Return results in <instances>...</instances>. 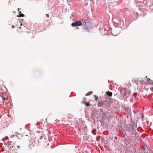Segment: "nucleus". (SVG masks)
I'll use <instances>...</instances> for the list:
<instances>
[{
  "label": "nucleus",
  "mask_w": 153,
  "mask_h": 153,
  "mask_svg": "<svg viewBox=\"0 0 153 153\" xmlns=\"http://www.w3.org/2000/svg\"><path fill=\"white\" fill-rule=\"evenodd\" d=\"M71 25L73 27L79 26L82 25L83 29L89 32L90 30L93 28V25L91 24V20L88 19H81L79 20L73 22Z\"/></svg>",
  "instance_id": "f257e3e1"
},
{
  "label": "nucleus",
  "mask_w": 153,
  "mask_h": 153,
  "mask_svg": "<svg viewBox=\"0 0 153 153\" xmlns=\"http://www.w3.org/2000/svg\"><path fill=\"white\" fill-rule=\"evenodd\" d=\"M98 106L99 107H101L104 108V111L102 112V113H100V114H102V118H105V117L106 114V112L107 111V110H105L107 108L108 105L105 104V103L104 102L102 101V100H99L98 102Z\"/></svg>",
  "instance_id": "f03ea898"
},
{
  "label": "nucleus",
  "mask_w": 153,
  "mask_h": 153,
  "mask_svg": "<svg viewBox=\"0 0 153 153\" xmlns=\"http://www.w3.org/2000/svg\"><path fill=\"white\" fill-rule=\"evenodd\" d=\"M131 92L129 91H128L127 89H126L123 94L122 93L121 96L123 97H125V98H126L129 95H131Z\"/></svg>",
  "instance_id": "7ed1b4c3"
},
{
  "label": "nucleus",
  "mask_w": 153,
  "mask_h": 153,
  "mask_svg": "<svg viewBox=\"0 0 153 153\" xmlns=\"http://www.w3.org/2000/svg\"><path fill=\"white\" fill-rule=\"evenodd\" d=\"M142 148L144 153H148L147 150L148 148L147 145H144L142 147Z\"/></svg>",
  "instance_id": "20e7f679"
},
{
  "label": "nucleus",
  "mask_w": 153,
  "mask_h": 153,
  "mask_svg": "<svg viewBox=\"0 0 153 153\" xmlns=\"http://www.w3.org/2000/svg\"><path fill=\"white\" fill-rule=\"evenodd\" d=\"M92 112L93 113V114L95 115V116L98 115L99 111L97 110L96 109L93 108L92 109Z\"/></svg>",
  "instance_id": "39448f33"
},
{
  "label": "nucleus",
  "mask_w": 153,
  "mask_h": 153,
  "mask_svg": "<svg viewBox=\"0 0 153 153\" xmlns=\"http://www.w3.org/2000/svg\"><path fill=\"white\" fill-rule=\"evenodd\" d=\"M33 140L32 141H30V144L29 145V147H30V149H31L32 148L34 147L35 146V144L33 143Z\"/></svg>",
  "instance_id": "423d86ee"
},
{
  "label": "nucleus",
  "mask_w": 153,
  "mask_h": 153,
  "mask_svg": "<svg viewBox=\"0 0 153 153\" xmlns=\"http://www.w3.org/2000/svg\"><path fill=\"white\" fill-rule=\"evenodd\" d=\"M20 10H21V9H20L19 8H18V10L19 11V16H19V17H23L25 15L24 14H23L22 13L21 11H19Z\"/></svg>",
  "instance_id": "0eeeda50"
},
{
  "label": "nucleus",
  "mask_w": 153,
  "mask_h": 153,
  "mask_svg": "<svg viewBox=\"0 0 153 153\" xmlns=\"http://www.w3.org/2000/svg\"><path fill=\"white\" fill-rule=\"evenodd\" d=\"M81 102L82 103L84 104L87 107L90 106L91 105V104H90L89 102H87L86 101H82Z\"/></svg>",
  "instance_id": "6e6552de"
},
{
  "label": "nucleus",
  "mask_w": 153,
  "mask_h": 153,
  "mask_svg": "<svg viewBox=\"0 0 153 153\" xmlns=\"http://www.w3.org/2000/svg\"><path fill=\"white\" fill-rule=\"evenodd\" d=\"M93 92L92 91H90L88 92L87 93H86L85 94L86 96H89L91 94L93 93Z\"/></svg>",
  "instance_id": "1a4fd4ad"
},
{
  "label": "nucleus",
  "mask_w": 153,
  "mask_h": 153,
  "mask_svg": "<svg viewBox=\"0 0 153 153\" xmlns=\"http://www.w3.org/2000/svg\"><path fill=\"white\" fill-rule=\"evenodd\" d=\"M107 94L108 96H109V97H111L112 95V93L111 92H110L109 91H108V92Z\"/></svg>",
  "instance_id": "9d476101"
},
{
  "label": "nucleus",
  "mask_w": 153,
  "mask_h": 153,
  "mask_svg": "<svg viewBox=\"0 0 153 153\" xmlns=\"http://www.w3.org/2000/svg\"><path fill=\"white\" fill-rule=\"evenodd\" d=\"M95 115L94 114H93V113L92 112L91 116V118L94 119L95 117Z\"/></svg>",
  "instance_id": "9b49d317"
},
{
  "label": "nucleus",
  "mask_w": 153,
  "mask_h": 153,
  "mask_svg": "<svg viewBox=\"0 0 153 153\" xmlns=\"http://www.w3.org/2000/svg\"><path fill=\"white\" fill-rule=\"evenodd\" d=\"M94 96L95 97V101H97V100L99 99L98 97L96 95H94Z\"/></svg>",
  "instance_id": "f8f14e48"
},
{
  "label": "nucleus",
  "mask_w": 153,
  "mask_h": 153,
  "mask_svg": "<svg viewBox=\"0 0 153 153\" xmlns=\"http://www.w3.org/2000/svg\"><path fill=\"white\" fill-rule=\"evenodd\" d=\"M120 25H122L123 26L124 24L123 21H122V20H120Z\"/></svg>",
  "instance_id": "ddd939ff"
},
{
  "label": "nucleus",
  "mask_w": 153,
  "mask_h": 153,
  "mask_svg": "<svg viewBox=\"0 0 153 153\" xmlns=\"http://www.w3.org/2000/svg\"><path fill=\"white\" fill-rule=\"evenodd\" d=\"M137 93H136V92L134 93L133 94V95L134 97L135 98L136 97V96H137Z\"/></svg>",
  "instance_id": "4468645a"
},
{
  "label": "nucleus",
  "mask_w": 153,
  "mask_h": 153,
  "mask_svg": "<svg viewBox=\"0 0 153 153\" xmlns=\"http://www.w3.org/2000/svg\"><path fill=\"white\" fill-rule=\"evenodd\" d=\"M88 137L87 136H83V138L84 140H87Z\"/></svg>",
  "instance_id": "2eb2a0df"
},
{
  "label": "nucleus",
  "mask_w": 153,
  "mask_h": 153,
  "mask_svg": "<svg viewBox=\"0 0 153 153\" xmlns=\"http://www.w3.org/2000/svg\"><path fill=\"white\" fill-rule=\"evenodd\" d=\"M4 150V148H0V153L3 152Z\"/></svg>",
  "instance_id": "dca6fc26"
},
{
  "label": "nucleus",
  "mask_w": 153,
  "mask_h": 153,
  "mask_svg": "<svg viewBox=\"0 0 153 153\" xmlns=\"http://www.w3.org/2000/svg\"><path fill=\"white\" fill-rule=\"evenodd\" d=\"M147 1L145 0H144L142 1V3L144 4H147Z\"/></svg>",
  "instance_id": "f3484780"
},
{
  "label": "nucleus",
  "mask_w": 153,
  "mask_h": 153,
  "mask_svg": "<svg viewBox=\"0 0 153 153\" xmlns=\"http://www.w3.org/2000/svg\"><path fill=\"white\" fill-rule=\"evenodd\" d=\"M149 83L150 84V85H153V81H152V80H151V81H150L149 82Z\"/></svg>",
  "instance_id": "a211bd4d"
},
{
  "label": "nucleus",
  "mask_w": 153,
  "mask_h": 153,
  "mask_svg": "<svg viewBox=\"0 0 153 153\" xmlns=\"http://www.w3.org/2000/svg\"><path fill=\"white\" fill-rule=\"evenodd\" d=\"M131 126L132 129L134 130H135V128H134V126L133 123H132V125Z\"/></svg>",
  "instance_id": "6ab92c4d"
},
{
  "label": "nucleus",
  "mask_w": 153,
  "mask_h": 153,
  "mask_svg": "<svg viewBox=\"0 0 153 153\" xmlns=\"http://www.w3.org/2000/svg\"><path fill=\"white\" fill-rule=\"evenodd\" d=\"M141 119H142V120L143 119V118H144V115L143 114H141Z\"/></svg>",
  "instance_id": "aec40b11"
},
{
  "label": "nucleus",
  "mask_w": 153,
  "mask_h": 153,
  "mask_svg": "<svg viewBox=\"0 0 153 153\" xmlns=\"http://www.w3.org/2000/svg\"><path fill=\"white\" fill-rule=\"evenodd\" d=\"M33 143H34V144L35 145V144H37V142H38V143H39V142H38L37 141L36 142V141H34V140H33Z\"/></svg>",
  "instance_id": "412c9836"
},
{
  "label": "nucleus",
  "mask_w": 153,
  "mask_h": 153,
  "mask_svg": "<svg viewBox=\"0 0 153 153\" xmlns=\"http://www.w3.org/2000/svg\"><path fill=\"white\" fill-rule=\"evenodd\" d=\"M150 81H151V80L150 79H149V78H148L147 80V81L149 83V82Z\"/></svg>",
  "instance_id": "4be33fe9"
},
{
  "label": "nucleus",
  "mask_w": 153,
  "mask_h": 153,
  "mask_svg": "<svg viewBox=\"0 0 153 153\" xmlns=\"http://www.w3.org/2000/svg\"><path fill=\"white\" fill-rule=\"evenodd\" d=\"M100 110L101 113H102V112L104 111L102 109H101V108H100Z\"/></svg>",
  "instance_id": "5701e85b"
},
{
  "label": "nucleus",
  "mask_w": 153,
  "mask_h": 153,
  "mask_svg": "<svg viewBox=\"0 0 153 153\" xmlns=\"http://www.w3.org/2000/svg\"><path fill=\"white\" fill-rule=\"evenodd\" d=\"M2 99H3V102H4L5 100L6 99V98H5V97H3L2 98Z\"/></svg>",
  "instance_id": "b1692460"
},
{
  "label": "nucleus",
  "mask_w": 153,
  "mask_h": 153,
  "mask_svg": "<svg viewBox=\"0 0 153 153\" xmlns=\"http://www.w3.org/2000/svg\"><path fill=\"white\" fill-rule=\"evenodd\" d=\"M86 98H85V97H84L83 98V101H86Z\"/></svg>",
  "instance_id": "393cba45"
},
{
  "label": "nucleus",
  "mask_w": 153,
  "mask_h": 153,
  "mask_svg": "<svg viewBox=\"0 0 153 153\" xmlns=\"http://www.w3.org/2000/svg\"><path fill=\"white\" fill-rule=\"evenodd\" d=\"M145 81H144V80H143V81H141V83L143 84H144V82H145Z\"/></svg>",
  "instance_id": "a878e982"
},
{
  "label": "nucleus",
  "mask_w": 153,
  "mask_h": 153,
  "mask_svg": "<svg viewBox=\"0 0 153 153\" xmlns=\"http://www.w3.org/2000/svg\"><path fill=\"white\" fill-rule=\"evenodd\" d=\"M150 89L153 92V87L151 88Z\"/></svg>",
  "instance_id": "bb28decb"
},
{
  "label": "nucleus",
  "mask_w": 153,
  "mask_h": 153,
  "mask_svg": "<svg viewBox=\"0 0 153 153\" xmlns=\"http://www.w3.org/2000/svg\"><path fill=\"white\" fill-rule=\"evenodd\" d=\"M16 135V134H15V135H12V136H11V138H13V137L14 136H15Z\"/></svg>",
  "instance_id": "cd10ccee"
},
{
  "label": "nucleus",
  "mask_w": 153,
  "mask_h": 153,
  "mask_svg": "<svg viewBox=\"0 0 153 153\" xmlns=\"http://www.w3.org/2000/svg\"><path fill=\"white\" fill-rule=\"evenodd\" d=\"M17 133V135L16 136V137H18V138L19 139V137H18V135H19V134H18L17 133Z\"/></svg>",
  "instance_id": "c85d7f7f"
},
{
  "label": "nucleus",
  "mask_w": 153,
  "mask_h": 153,
  "mask_svg": "<svg viewBox=\"0 0 153 153\" xmlns=\"http://www.w3.org/2000/svg\"><path fill=\"white\" fill-rule=\"evenodd\" d=\"M128 131H129V130H130V129H131V128H129V127H128Z\"/></svg>",
  "instance_id": "c756f323"
},
{
  "label": "nucleus",
  "mask_w": 153,
  "mask_h": 153,
  "mask_svg": "<svg viewBox=\"0 0 153 153\" xmlns=\"http://www.w3.org/2000/svg\"><path fill=\"white\" fill-rule=\"evenodd\" d=\"M135 14H136V15H137V16L138 15V13L137 12L135 13Z\"/></svg>",
  "instance_id": "7c9ffc66"
},
{
  "label": "nucleus",
  "mask_w": 153,
  "mask_h": 153,
  "mask_svg": "<svg viewBox=\"0 0 153 153\" xmlns=\"http://www.w3.org/2000/svg\"><path fill=\"white\" fill-rule=\"evenodd\" d=\"M43 137H42V136H41L40 137V140H41V139Z\"/></svg>",
  "instance_id": "2f4dec72"
},
{
  "label": "nucleus",
  "mask_w": 153,
  "mask_h": 153,
  "mask_svg": "<svg viewBox=\"0 0 153 153\" xmlns=\"http://www.w3.org/2000/svg\"><path fill=\"white\" fill-rule=\"evenodd\" d=\"M12 27L13 28H14V27H15V26H14V25H12Z\"/></svg>",
  "instance_id": "473e14b6"
},
{
  "label": "nucleus",
  "mask_w": 153,
  "mask_h": 153,
  "mask_svg": "<svg viewBox=\"0 0 153 153\" xmlns=\"http://www.w3.org/2000/svg\"><path fill=\"white\" fill-rule=\"evenodd\" d=\"M17 147H18V148L19 149V146H17Z\"/></svg>",
  "instance_id": "72a5a7b5"
},
{
  "label": "nucleus",
  "mask_w": 153,
  "mask_h": 153,
  "mask_svg": "<svg viewBox=\"0 0 153 153\" xmlns=\"http://www.w3.org/2000/svg\"><path fill=\"white\" fill-rule=\"evenodd\" d=\"M141 1H139V2H141Z\"/></svg>",
  "instance_id": "f704fd0d"
},
{
  "label": "nucleus",
  "mask_w": 153,
  "mask_h": 153,
  "mask_svg": "<svg viewBox=\"0 0 153 153\" xmlns=\"http://www.w3.org/2000/svg\"><path fill=\"white\" fill-rule=\"evenodd\" d=\"M2 146V145H1L0 146V147Z\"/></svg>",
  "instance_id": "c9c22d12"
},
{
  "label": "nucleus",
  "mask_w": 153,
  "mask_h": 153,
  "mask_svg": "<svg viewBox=\"0 0 153 153\" xmlns=\"http://www.w3.org/2000/svg\"><path fill=\"white\" fill-rule=\"evenodd\" d=\"M9 142H10V143H11L12 142H11L10 141Z\"/></svg>",
  "instance_id": "e433bc0d"
},
{
  "label": "nucleus",
  "mask_w": 153,
  "mask_h": 153,
  "mask_svg": "<svg viewBox=\"0 0 153 153\" xmlns=\"http://www.w3.org/2000/svg\"><path fill=\"white\" fill-rule=\"evenodd\" d=\"M151 153H153V152H152Z\"/></svg>",
  "instance_id": "4c0bfd02"
}]
</instances>
